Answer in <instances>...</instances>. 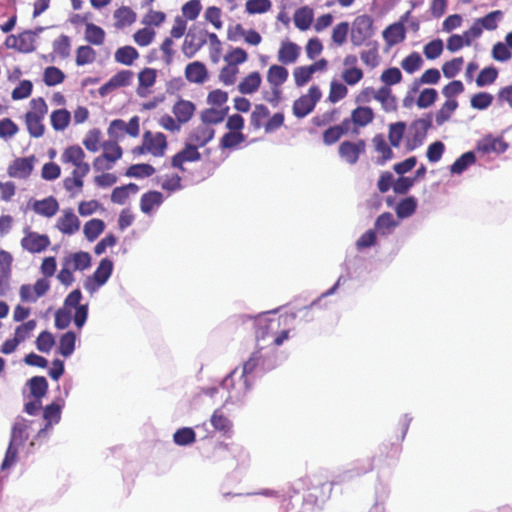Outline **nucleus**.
Masks as SVG:
<instances>
[{"label":"nucleus","mask_w":512,"mask_h":512,"mask_svg":"<svg viewBox=\"0 0 512 512\" xmlns=\"http://www.w3.org/2000/svg\"><path fill=\"white\" fill-rule=\"evenodd\" d=\"M85 158V152L79 145H70L61 154L62 164L73 167L71 176L63 180V187L72 194L82 190L83 179L90 172V165Z\"/></svg>","instance_id":"obj_1"},{"label":"nucleus","mask_w":512,"mask_h":512,"mask_svg":"<svg viewBox=\"0 0 512 512\" xmlns=\"http://www.w3.org/2000/svg\"><path fill=\"white\" fill-rule=\"evenodd\" d=\"M269 109L264 104H257L250 115V125L253 130L264 128L265 133H272L284 124V114L277 112L271 117Z\"/></svg>","instance_id":"obj_2"},{"label":"nucleus","mask_w":512,"mask_h":512,"mask_svg":"<svg viewBox=\"0 0 512 512\" xmlns=\"http://www.w3.org/2000/svg\"><path fill=\"white\" fill-rule=\"evenodd\" d=\"M48 112V106L42 97L30 101V110L25 114V124L29 134L34 138L43 136L45 126L43 120Z\"/></svg>","instance_id":"obj_3"},{"label":"nucleus","mask_w":512,"mask_h":512,"mask_svg":"<svg viewBox=\"0 0 512 512\" xmlns=\"http://www.w3.org/2000/svg\"><path fill=\"white\" fill-rule=\"evenodd\" d=\"M167 146V138L163 133L147 130L143 133L141 145L134 147L132 153L134 155L150 154L154 157H162Z\"/></svg>","instance_id":"obj_4"},{"label":"nucleus","mask_w":512,"mask_h":512,"mask_svg":"<svg viewBox=\"0 0 512 512\" xmlns=\"http://www.w3.org/2000/svg\"><path fill=\"white\" fill-rule=\"evenodd\" d=\"M102 154L93 160V168L96 171L110 170L122 157L123 150L116 140L111 139L101 144Z\"/></svg>","instance_id":"obj_5"},{"label":"nucleus","mask_w":512,"mask_h":512,"mask_svg":"<svg viewBox=\"0 0 512 512\" xmlns=\"http://www.w3.org/2000/svg\"><path fill=\"white\" fill-rule=\"evenodd\" d=\"M374 35L373 19L370 15L357 16L351 27L350 39L354 46H361Z\"/></svg>","instance_id":"obj_6"},{"label":"nucleus","mask_w":512,"mask_h":512,"mask_svg":"<svg viewBox=\"0 0 512 512\" xmlns=\"http://www.w3.org/2000/svg\"><path fill=\"white\" fill-rule=\"evenodd\" d=\"M322 93L318 86L313 85L308 92L296 99L292 106L293 114L296 118L301 119L310 114L317 102L321 99Z\"/></svg>","instance_id":"obj_7"},{"label":"nucleus","mask_w":512,"mask_h":512,"mask_svg":"<svg viewBox=\"0 0 512 512\" xmlns=\"http://www.w3.org/2000/svg\"><path fill=\"white\" fill-rule=\"evenodd\" d=\"M107 133L116 141L124 138L126 134L136 138L140 133V119L138 116H133L128 123L122 119H115L110 122Z\"/></svg>","instance_id":"obj_8"},{"label":"nucleus","mask_w":512,"mask_h":512,"mask_svg":"<svg viewBox=\"0 0 512 512\" xmlns=\"http://www.w3.org/2000/svg\"><path fill=\"white\" fill-rule=\"evenodd\" d=\"M221 386L231 394V397L239 398L250 389L251 382L249 378L238 373L236 368L223 379Z\"/></svg>","instance_id":"obj_9"},{"label":"nucleus","mask_w":512,"mask_h":512,"mask_svg":"<svg viewBox=\"0 0 512 512\" xmlns=\"http://www.w3.org/2000/svg\"><path fill=\"white\" fill-rule=\"evenodd\" d=\"M24 233L25 236L20 241L21 247L32 254L45 251L51 244L50 238L46 234H39L29 228H25Z\"/></svg>","instance_id":"obj_10"},{"label":"nucleus","mask_w":512,"mask_h":512,"mask_svg":"<svg viewBox=\"0 0 512 512\" xmlns=\"http://www.w3.org/2000/svg\"><path fill=\"white\" fill-rule=\"evenodd\" d=\"M366 151V142L359 139L356 142L343 141L338 148L340 157L348 164H356L361 154Z\"/></svg>","instance_id":"obj_11"},{"label":"nucleus","mask_w":512,"mask_h":512,"mask_svg":"<svg viewBox=\"0 0 512 512\" xmlns=\"http://www.w3.org/2000/svg\"><path fill=\"white\" fill-rule=\"evenodd\" d=\"M113 271V263L110 259L104 258L100 261L99 266L93 273L92 278H88L85 282V288L94 291L96 288L104 285Z\"/></svg>","instance_id":"obj_12"},{"label":"nucleus","mask_w":512,"mask_h":512,"mask_svg":"<svg viewBox=\"0 0 512 512\" xmlns=\"http://www.w3.org/2000/svg\"><path fill=\"white\" fill-rule=\"evenodd\" d=\"M431 126L432 120L429 115L425 118H419L412 122L410 126L412 138L408 142V150H413L422 144Z\"/></svg>","instance_id":"obj_13"},{"label":"nucleus","mask_w":512,"mask_h":512,"mask_svg":"<svg viewBox=\"0 0 512 512\" xmlns=\"http://www.w3.org/2000/svg\"><path fill=\"white\" fill-rule=\"evenodd\" d=\"M34 156L16 158L7 169L10 177L25 179L30 176L33 171Z\"/></svg>","instance_id":"obj_14"},{"label":"nucleus","mask_w":512,"mask_h":512,"mask_svg":"<svg viewBox=\"0 0 512 512\" xmlns=\"http://www.w3.org/2000/svg\"><path fill=\"white\" fill-rule=\"evenodd\" d=\"M200 158L201 154L198 151V147L191 143L187 144L181 151L172 157L171 165L184 172L185 168L183 167V164L185 162L198 161Z\"/></svg>","instance_id":"obj_15"},{"label":"nucleus","mask_w":512,"mask_h":512,"mask_svg":"<svg viewBox=\"0 0 512 512\" xmlns=\"http://www.w3.org/2000/svg\"><path fill=\"white\" fill-rule=\"evenodd\" d=\"M157 71L153 68L145 67L138 73V86L136 93L139 97H147L151 93V88L155 85Z\"/></svg>","instance_id":"obj_16"},{"label":"nucleus","mask_w":512,"mask_h":512,"mask_svg":"<svg viewBox=\"0 0 512 512\" xmlns=\"http://www.w3.org/2000/svg\"><path fill=\"white\" fill-rule=\"evenodd\" d=\"M206 44V33L189 31L182 44V52L187 58H192Z\"/></svg>","instance_id":"obj_17"},{"label":"nucleus","mask_w":512,"mask_h":512,"mask_svg":"<svg viewBox=\"0 0 512 512\" xmlns=\"http://www.w3.org/2000/svg\"><path fill=\"white\" fill-rule=\"evenodd\" d=\"M185 78L194 84H203L209 78L206 65L200 61H194L186 65L184 70Z\"/></svg>","instance_id":"obj_18"},{"label":"nucleus","mask_w":512,"mask_h":512,"mask_svg":"<svg viewBox=\"0 0 512 512\" xmlns=\"http://www.w3.org/2000/svg\"><path fill=\"white\" fill-rule=\"evenodd\" d=\"M56 228L63 234L73 235L80 229V221L72 209H66L57 219Z\"/></svg>","instance_id":"obj_19"},{"label":"nucleus","mask_w":512,"mask_h":512,"mask_svg":"<svg viewBox=\"0 0 512 512\" xmlns=\"http://www.w3.org/2000/svg\"><path fill=\"white\" fill-rule=\"evenodd\" d=\"M507 148L508 144L504 141L502 137H493L491 135L482 138L477 143V151L484 154H501L504 153L507 150Z\"/></svg>","instance_id":"obj_20"},{"label":"nucleus","mask_w":512,"mask_h":512,"mask_svg":"<svg viewBox=\"0 0 512 512\" xmlns=\"http://www.w3.org/2000/svg\"><path fill=\"white\" fill-rule=\"evenodd\" d=\"M134 77V73L131 70H121L113 75L107 83H105L99 92L104 95L116 88L126 87L131 84Z\"/></svg>","instance_id":"obj_21"},{"label":"nucleus","mask_w":512,"mask_h":512,"mask_svg":"<svg viewBox=\"0 0 512 512\" xmlns=\"http://www.w3.org/2000/svg\"><path fill=\"white\" fill-rule=\"evenodd\" d=\"M374 112L372 108L368 106H358L351 111L350 118H345L348 121V128L354 124L356 127H365L373 122Z\"/></svg>","instance_id":"obj_22"},{"label":"nucleus","mask_w":512,"mask_h":512,"mask_svg":"<svg viewBox=\"0 0 512 512\" xmlns=\"http://www.w3.org/2000/svg\"><path fill=\"white\" fill-rule=\"evenodd\" d=\"M374 99L381 104V107L385 112L390 113L397 111V98L392 93L391 88L387 86H381L376 90Z\"/></svg>","instance_id":"obj_23"},{"label":"nucleus","mask_w":512,"mask_h":512,"mask_svg":"<svg viewBox=\"0 0 512 512\" xmlns=\"http://www.w3.org/2000/svg\"><path fill=\"white\" fill-rule=\"evenodd\" d=\"M196 106L189 100L179 99L172 107V112L179 123L185 124L191 120Z\"/></svg>","instance_id":"obj_24"},{"label":"nucleus","mask_w":512,"mask_h":512,"mask_svg":"<svg viewBox=\"0 0 512 512\" xmlns=\"http://www.w3.org/2000/svg\"><path fill=\"white\" fill-rule=\"evenodd\" d=\"M215 135V130L207 124L197 126L189 135V141L197 147H203L210 142Z\"/></svg>","instance_id":"obj_25"},{"label":"nucleus","mask_w":512,"mask_h":512,"mask_svg":"<svg viewBox=\"0 0 512 512\" xmlns=\"http://www.w3.org/2000/svg\"><path fill=\"white\" fill-rule=\"evenodd\" d=\"M32 209L38 215L51 218L58 212L59 203L56 198L49 196L42 200H36L32 204Z\"/></svg>","instance_id":"obj_26"},{"label":"nucleus","mask_w":512,"mask_h":512,"mask_svg":"<svg viewBox=\"0 0 512 512\" xmlns=\"http://www.w3.org/2000/svg\"><path fill=\"white\" fill-rule=\"evenodd\" d=\"M230 108H216L209 106L200 113V120L203 124L208 126L216 125L224 121L227 117Z\"/></svg>","instance_id":"obj_27"},{"label":"nucleus","mask_w":512,"mask_h":512,"mask_svg":"<svg viewBox=\"0 0 512 512\" xmlns=\"http://www.w3.org/2000/svg\"><path fill=\"white\" fill-rule=\"evenodd\" d=\"M300 55V47L291 41H283L278 50V61L284 65L296 62Z\"/></svg>","instance_id":"obj_28"},{"label":"nucleus","mask_w":512,"mask_h":512,"mask_svg":"<svg viewBox=\"0 0 512 512\" xmlns=\"http://www.w3.org/2000/svg\"><path fill=\"white\" fill-rule=\"evenodd\" d=\"M405 37V27L401 22L393 23L383 31V38L389 47L403 42Z\"/></svg>","instance_id":"obj_29"},{"label":"nucleus","mask_w":512,"mask_h":512,"mask_svg":"<svg viewBox=\"0 0 512 512\" xmlns=\"http://www.w3.org/2000/svg\"><path fill=\"white\" fill-rule=\"evenodd\" d=\"M28 427L29 422L26 419H18L12 427L9 442L22 447L29 438Z\"/></svg>","instance_id":"obj_30"},{"label":"nucleus","mask_w":512,"mask_h":512,"mask_svg":"<svg viewBox=\"0 0 512 512\" xmlns=\"http://www.w3.org/2000/svg\"><path fill=\"white\" fill-rule=\"evenodd\" d=\"M215 430L221 432L224 436H230L233 424L221 409H216L210 419Z\"/></svg>","instance_id":"obj_31"},{"label":"nucleus","mask_w":512,"mask_h":512,"mask_svg":"<svg viewBox=\"0 0 512 512\" xmlns=\"http://www.w3.org/2000/svg\"><path fill=\"white\" fill-rule=\"evenodd\" d=\"M399 225V222L394 219L390 212L380 214L375 221V230L380 235L391 234L392 231Z\"/></svg>","instance_id":"obj_32"},{"label":"nucleus","mask_w":512,"mask_h":512,"mask_svg":"<svg viewBox=\"0 0 512 512\" xmlns=\"http://www.w3.org/2000/svg\"><path fill=\"white\" fill-rule=\"evenodd\" d=\"M163 203V195L159 191L144 193L140 199V209L145 214H150L154 208Z\"/></svg>","instance_id":"obj_33"},{"label":"nucleus","mask_w":512,"mask_h":512,"mask_svg":"<svg viewBox=\"0 0 512 512\" xmlns=\"http://www.w3.org/2000/svg\"><path fill=\"white\" fill-rule=\"evenodd\" d=\"M74 271L85 270L91 265V257L88 252L79 251L66 256L63 260Z\"/></svg>","instance_id":"obj_34"},{"label":"nucleus","mask_w":512,"mask_h":512,"mask_svg":"<svg viewBox=\"0 0 512 512\" xmlns=\"http://www.w3.org/2000/svg\"><path fill=\"white\" fill-rule=\"evenodd\" d=\"M289 72L282 65H271L267 71L266 79L270 86L281 87L288 79Z\"/></svg>","instance_id":"obj_35"},{"label":"nucleus","mask_w":512,"mask_h":512,"mask_svg":"<svg viewBox=\"0 0 512 512\" xmlns=\"http://www.w3.org/2000/svg\"><path fill=\"white\" fill-rule=\"evenodd\" d=\"M261 82L260 73L257 71L251 72L238 84V90L241 94H253L259 89Z\"/></svg>","instance_id":"obj_36"},{"label":"nucleus","mask_w":512,"mask_h":512,"mask_svg":"<svg viewBox=\"0 0 512 512\" xmlns=\"http://www.w3.org/2000/svg\"><path fill=\"white\" fill-rule=\"evenodd\" d=\"M348 132V121L343 120L341 124L330 126L323 132V142L326 145H332Z\"/></svg>","instance_id":"obj_37"},{"label":"nucleus","mask_w":512,"mask_h":512,"mask_svg":"<svg viewBox=\"0 0 512 512\" xmlns=\"http://www.w3.org/2000/svg\"><path fill=\"white\" fill-rule=\"evenodd\" d=\"M313 17L314 12L312 8L308 6L298 8L294 13V24L299 30L306 31L310 28Z\"/></svg>","instance_id":"obj_38"},{"label":"nucleus","mask_w":512,"mask_h":512,"mask_svg":"<svg viewBox=\"0 0 512 512\" xmlns=\"http://www.w3.org/2000/svg\"><path fill=\"white\" fill-rule=\"evenodd\" d=\"M114 18L115 27L117 29H122L126 26L132 25L136 21L137 15L130 7L122 6L115 10Z\"/></svg>","instance_id":"obj_39"},{"label":"nucleus","mask_w":512,"mask_h":512,"mask_svg":"<svg viewBox=\"0 0 512 512\" xmlns=\"http://www.w3.org/2000/svg\"><path fill=\"white\" fill-rule=\"evenodd\" d=\"M372 143L376 152L381 155L377 161L379 164H384L393 158V151L383 134H376L372 139Z\"/></svg>","instance_id":"obj_40"},{"label":"nucleus","mask_w":512,"mask_h":512,"mask_svg":"<svg viewBox=\"0 0 512 512\" xmlns=\"http://www.w3.org/2000/svg\"><path fill=\"white\" fill-rule=\"evenodd\" d=\"M139 58V53L133 46L126 45L115 51L114 59L117 63L131 66Z\"/></svg>","instance_id":"obj_41"},{"label":"nucleus","mask_w":512,"mask_h":512,"mask_svg":"<svg viewBox=\"0 0 512 512\" xmlns=\"http://www.w3.org/2000/svg\"><path fill=\"white\" fill-rule=\"evenodd\" d=\"M71 114L65 109L54 110L50 115L51 126L55 131H64L70 124Z\"/></svg>","instance_id":"obj_42"},{"label":"nucleus","mask_w":512,"mask_h":512,"mask_svg":"<svg viewBox=\"0 0 512 512\" xmlns=\"http://www.w3.org/2000/svg\"><path fill=\"white\" fill-rule=\"evenodd\" d=\"M138 191L139 187L135 183L116 187L111 193V201L113 203L123 205L131 193L136 194Z\"/></svg>","instance_id":"obj_43"},{"label":"nucleus","mask_w":512,"mask_h":512,"mask_svg":"<svg viewBox=\"0 0 512 512\" xmlns=\"http://www.w3.org/2000/svg\"><path fill=\"white\" fill-rule=\"evenodd\" d=\"M85 40L95 46H100L105 41V31L94 23H86Z\"/></svg>","instance_id":"obj_44"},{"label":"nucleus","mask_w":512,"mask_h":512,"mask_svg":"<svg viewBox=\"0 0 512 512\" xmlns=\"http://www.w3.org/2000/svg\"><path fill=\"white\" fill-rule=\"evenodd\" d=\"M105 223L101 219H91L84 225L83 232L87 240L94 241L104 231Z\"/></svg>","instance_id":"obj_45"},{"label":"nucleus","mask_w":512,"mask_h":512,"mask_svg":"<svg viewBox=\"0 0 512 512\" xmlns=\"http://www.w3.org/2000/svg\"><path fill=\"white\" fill-rule=\"evenodd\" d=\"M417 208V200L410 196L402 199L396 206L395 211L400 219L412 216Z\"/></svg>","instance_id":"obj_46"},{"label":"nucleus","mask_w":512,"mask_h":512,"mask_svg":"<svg viewBox=\"0 0 512 512\" xmlns=\"http://www.w3.org/2000/svg\"><path fill=\"white\" fill-rule=\"evenodd\" d=\"M30 393L34 398L42 399L48 390V382L43 376H34L28 381Z\"/></svg>","instance_id":"obj_47"},{"label":"nucleus","mask_w":512,"mask_h":512,"mask_svg":"<svg viewBox=\"0 0 512 512\" xmlns=\"http://www.w3.org/2000/svg\"><path fill=\"white\" fill-rule=\"evenodd\" d=\"M246 140L242 132L229 131L225 133L219 143L221 149H234Z\"/></svg>","instance_id":"obj_48"},{"label":"nucleus","mask_w":512,"mask_h":512,"mask_svg":"<svg viewBox=\"0 0 512 512\" xmlns=\"http://www.w3.org/2000/svg\"><path fill=\"white\" fill-rule=\"evenodd\" d=\"M458 107V102L455 99H449L444 102V104L437 111L435 116V121L438 126L443 125L446 121H448L451 115Z\"/></svg>","instance_id":"obj_49"},{"label":"nucleus","mask_w":512,"mask_h":512,"mask_svg":"<svg viewBox=\"0 0 512 512\" xmlns=\"http://www.w3.org/2000/svg\"><path fill=\"white\" fill-rule=\"evenodd\" d=\"M65 80V74L61 69L55 66H48L43 73L45 85L52 87L61 84Z\"/></svg>","instance_id":"obj_50"},{"label":"nucleus","mask_w":512,"mask_h":512,"mask_svg":"<svg viewBox=\"0 0 512 512\" xmlns=\"http://www.w3.org/2000/svg\"><path fill=\"white\" fill-rule=\"evenodd\" d=\"M475 162L476 157L474 153L468 151L455 160V162L450 167V171L453 174H460Z\"/></svg>","instance_id":"obj_51"},{"label":"nucleus","mask_w":512,"mask_h":512,"mask_svg":"<svg viewBox=\"0 0 512 512\" xmlns=\"http://www.w3.org/2000/svg\"><path fill=\"white\" fill-rule=\"evenodd\" d=\"M423 66V59L418 52H412L401 61L402 69L413 74Z\"/></svg>","instance_id":"obj_52"},{"label":"nucleus","mask_w":512,"mask_h":512,"mask_svg":"<svg viewBox=\"0 0 512 512\" xmlns=\"http://www.w3.org/2000/svg\"><path fill=\"white\" fill-rule=\"evenodd\" d=\"M406 130L404 122L391 123L389 125L388 140L393 147H399Z\"/></svg>","instance_id":"obj_53"},{"label":"nucleus","mask_w":512,"mask_h":512,"mask_svg":"<svg viewBox=\"0 0 512 512\" xmlns=\"http://www.w3.org/2000/svg\"><path fill=\"white\" fill-rule=\"evenodd\" d=\"M76 335L72 331L64 333L59 341V353L64 357H69L75 349Z\"/></svg>","instance_id":"obj_54"},{"label":"nucleus","mask_w":512,"mask_h":512,"mask_svg":"<svg viewBox=\"0 0 512 512\" xmlns=\"http://www.w3.org/2000/svg\"><path fill=\"white\" fill-rule=\"evenodd\" d=\"M403 80V75L399 68L390 67L385 69L380 75V81L383 86L391 88V86L399 84Z\"/></svg>","instance_id":"obj_55"},{"label":"nucleus","mask_w":512,"mask_h":512,"mask_svg":"<svg viewBox=\"0 0 512 512\" xmlns=\"http://www.w3.org/2000/svg\"><path fill=\"white\" fill-rule=\"evenodd\" d=\"M155 173V168L147 163L133 164L126 170V176L134 178L150 177Z\"/></svg>","instance_id":"obj_56"},{"label":"nucleus","mask_w":512,"mask_h":512,"mask_svg":"<svg viewBox=\"0 0 512 512\" xmlns=\"http://www.w3.org/2000/svg\"><path fill=\"white\" fill-rule=\"evenodd\" d=\"M173 440L179 446H187L196 441V434L192 428L184 427L174 433Z\"/></svg>","instance_id":"obj_57"},{"label":"nucleus","mask_w":512,"mask_h":512,"mask_svg":"<svg viewBox=\"0 0 512 512\" xmlns=\"http://www.w3.org/2000/svg\"><path fill=\"white\" fill-rule=\"evenodd\" d=\"M498 77V70L493 67L483 68L476 78V85L478 87H485L493 84Z\"/></svg>","instance_id":"obj_58"},{"label":"nucleus","mask_w":512,"mask_h":512,"mask_svg":"<svg viewBox=\"0 0 512 512\" xmlns=\"http://www.w3.org/2000/svg\"><path fill=\"white\" fill-rule=\"evenodd\" d=\"M207 104L211 107L216 108H225L227 106L228 101V93L221 89H215L208 93L207 95Z\"/></svg>","instance_id":"obj_59"},{"label":"nucleus","mask_w":512,"mask_h":512,"mask_svg":"<svg viewBox=\"0 0 512 512\" xmlns=\"http://www.w3.org/2000/svg\"><path fill=\"white\" fill-rule=\"evenodd\" d=\"M271 7V0H247L245 3V11L250 15L266 13Z\"/></svg>","instance_id":"obj_60"},{"label":"nucleus","mask_w":512,"mask_h":512,"mask_svg":"<svg viewBox=\"0 0 512 512\" xmlns=\"http://www.w3.org/2000/svg\"><path fill=\"white\" fill-rule=\"evenodd\" d=\"M503 12L501 10H495L482 18L477 19L475 22L478 23L483 29L495 30L498 26V21L502 18Z\"/></svg>","instance_id":"obj_61"},{"label":"nucleus","mask_w":512,"mask_h":512,"mask_svg":"<svg viewBox=\"0 0 512 512\" xmlns=\"http://www.w3.org/2000/svg\"><path fill=\"white\" fill-rule=\"evenodd\" d=\"M156 36V32L154 29L145 27L137 30L133 34L134 42L140 47H146L150 45Z\"/></svg>","instance_id":"obj_62"},{"label":"nucleus","mask_w":512,"mask_h":512,"mask_svg":"<svg viewBox=\"0 0 512 512\" xmlns=\"http://www.w3.org/2000/svg\"><path fill=\"white\" fill-rule=\"evenodd\" d=\"M493 96L488 92H478L471 97L470 105L477 110L487 109L493 102Z\"/></svg>","instance_id":"obj_63"},{"label":"nucleus","mask_w":512,"mask_h":512,"mask_svg":"<svg viewBox=\"0 0 512 512\" xmlns=\"http://www.w3.org/2000/svg\"><path fill=\"white\" fill-rule=\"evenodd\" d=\"M96 58L95 51L88 45L79 46L76 51V64L83 66L92 63Z\"/></svg>","instance_id":"obj_64"}]
</instances>
